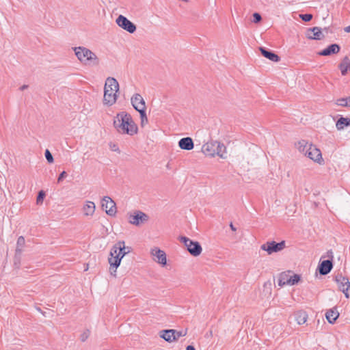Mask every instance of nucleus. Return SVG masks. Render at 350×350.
<instances>
[{
  "instance_id": "44",
  "label": "nucleus",
  "mask_w": 350,
  "mask_h": 350,
  "mask_svg": "<svg viewBox=\"0 0 350 350\" xmlns=\"http://www.w3.org/2000/svg\"><path fill=\"white\" fill-rule=\"evenodd\" d=\"M27 88H28V85H22V86L20 88V90H21V91H23V90H26V89H27Z\"/></svg>"
},
{
  "instance_id": "35",
  "label": "nucleus",
  "mask_w": 350,
  "mask_h": 350,
  "mask_svg": "<svg viewBox=\"0 0 350 350\" xmlns=\"http://www.w3.org/2000/svg\"><path fill=\"white\" fill-rule=\"evenodd\" d=\"M300 18L305 22H309L312 18V15L311 14H302L299 15Z\"/></svg>"
},
{
  "instance_id": "1",
  "label": "nucleus",
  "mask_w": 350,
  "mask_h": 350,
  "mask_svg": "<svg viewBox=\"0 0 350 350\" xmlns=\"http://www.w3.org/2000/svg\"><path fill=\"white\" fill-rule=\"evenodd\" d=\"M113 125L118 133L133 135L137 132V126L132 119L131 116L122 111L117 114Z\"/></svg>"
},
{
  "instance_id": "26",
  "label": "nucleus",
  "mask_w": 350,
  "mask_h": 350,
  "mask_svg": "<svg viewBox=\"0 0 350 350\" xmlns=\"http://www.w3.org/2000/svg\"><path fill=\"white\" fill-rule=\"evenodd\" d=\"M295 318L299 325H303L307 321L308 314L306 312L299 310L295 312Z\"/></svg>"
},
{
  "instance_id": "8",
  "label": "nucleus",
  "mask_w": 350,
  "mask_h": 350,
  "mask_svg": "<svg viewBox=\"0 0 350 350\" xmlns=\"http://www.w3.org/2000/svg\"><path fill=\"white\" fill-rule=\"evenodd\" d=\"M116 23L119 27L127 31L130 33H133L136 31L135 25L122 15H120L116 18Z\"/></svg>"
},
{
  "instance_id": "15",
  "label": "nucleus",
  "mask_w": 350,
  "mask_h": 350,
  "mask_svg": "<svg viewBox=\"0 0 350 350\" xmlns=\"http://www.w3.org/2000/svg\"><path fill=\"white\" fill-rule=\"evenodd\" d=\"M340 50V46L338 44H332L325 49L318 52V55L321 56H329L338 53Z\"/></svg>"
},
{
  "instance_id": "4",
  "label": "nucleus",
  "mask_w": 350,
  "mask_h": 350,
  "mask_svg": "<svg viewBox=\"0 0 350 350\" xmlns=\"http://www.w3.org/2000/svg\"><path fill=\"white\" fill-rule=\"evenodd\" d=\"M179 240L187 247V251L193 256H198L202 251V248L198 241H193L186 237H180Z\"/></svg>"
},
{
  "instance_id": "5",
  "label": "nucleus",
  "mask_w": 350,
  "mask_h": 350,
  "mask_svg": "<svg viewBox=\"0 0 350 350\" xmlns=\"http://www.w3.org/2000/svg\"><path fill=\"white\" fill-rule=\"evenodd\" d=\"M148 219V215L140 211H135L133 213H128L129 222L137 226L146 223Z\"/></svg>"
},
{
  "instance_id": "18",
  "label": "nucleus",
  "mask_w": 350,
  "mask_h": 350,
  "mask_svg": "<svg viewBox=\"0 0 350 350\" xmlns=\"http://www.w3.org/2000/svg\"><path fill=\"white\" fill-rule=\"evenodd\" d=\"M179 147L185 150H191L193 148L194 144L191 137H183L178 142Z\"/></svg>"
},
{
  "instance_id": "33",
  "label": "nucleus",
  "mask_w": 350,
  "mask_h": 350,
  "mask_svg": "<svg viewBox=\"0 0 350 350\" xmlns=\"http://www.w3.org/2000/svg\"><path fill=\"white\" fill-rule=\"evenodd\" d=\"M21 259V254H18L17 252H15L14 258V265L17 269H19V267H20Z\"/></svg>"
},
{
  "instance_id": "42",
  "label": "nucleus",
  "mask_w": 350,
  "mask_h": 350,
  "mask_svg": "<svg viewBox=\"0 0 350 350\" xmlns=\"http://www.w3.org/2000/svg\"><path fill=\"white\" fill-rule=\"evenodd\" d=\"M349 288H347V287H346L344 291H342V293L345 294L346 298H349V294L348 293V291H349Z\"/></svg>"
},
{
  "instance_id": "16",
  "label": "nucleus",
  "mask_w": 350,
  "mask_h": 350,
  "mask_svg": "<svg viewBox=\"0 0 350 350\" xmlns=\"http://www.w3.org/2000/svg\"><path fill=\"white\" fill-rule=\"evenodd\" d=\"M334 281L338 284V288L341 291H345L344 289L347 287L350 288V282L349 279L342 275V273H337L334 277Z\"/></svg>"
},
{
  "instance_id": "34",
  "label": "nucleus",
  "mask_w": 350,
  "mask_h": 350,
  "mask_svg": "<svg viewBox=\"0 0 350 350\" xmlns=\"http://www.w3.org/2000/svg\"><path fill=\"white\" fill-rule=\"evenodd\" d=\"M139 113L140 114L141 125L142 126H144L145 124L148 123V118L146 116V111H142Z\"/></svg>"
},
{
  "instance_id": "37",
  "label": "nucleus",
  "mask_w": 350,
  "mask_h": 350,
  "mask_svg": "<svg viewBox=\"0 0 350 350\" xmlns=\"http://www.w3.org/2000/svg\"><path fill=\"white\" fill-rule=\"evenodd\" d=\"M45 196V193L43 191H40L37 196L36 202L38 204H42Z\"/></svg>"
},
{
  "instance_id": "39",
  "label": "nucleus",
  "mask_w": 350,
  "mask_h": 350,
  "mask_svg": "<svg viewBox=\"0 0 350 350\" xmlns=\"http://www.w3.org/2000/svg\"><path fill=\"white\" fill-rule=\"evenodd\" d=\"M90 330L87 329L85 330L83 334H81L80 338L82 342H85L88 337L90 336Z\"/></svg>"
},
{
  "instance_id": "10",
  "label": "nucleus",
  "mask_w": 350,
  "mask_h": 350,
  "mask_svg": "<svg viewBox=\"0 0 350 350\" xmlns=\"http://www.w3.org/2000/svg\"><path fill=\"white\" fill-rule=\"evenodd\" d=\"M150 254L153 260L161 266L164 267L167 264L166 254L164 251L158 247H154L150 250Z\"/></svg>"
},
{
  "instance_id": "40",
  "label": "nucleus",
  "mask_w": 350,
  "mask_h": 350,
  "mask_svg": "<svg viewBox=\"0 0 350 350\" xmlns=\"http://www.w3.org/2000/svg\"><path fill=\"white\" fill-rule=\"evenodd\" d=\"M253 22L254 23H258L261 21L262 17L259 13L255 12L253 14Z\"/></svg>"
},
{
  "instance_id": "30",
  "label": "nucleus",
  "mask_w": 350,
  "mask_h": 350,
  "mask_svg": "<svg viewBox=\"0 0 350 350\" xmlns=\"http://www.w3.org/2000/svg\"><path fill=\"white\" fill-rule=\"evenodd\" d=\"M310 144H308L306 140H301L298 142L297 146L299 152L306 154Z\"/></svg>"
},
{
  "instance_id": "9",
  "label": "nucleus",
  "mask_w": 350,
  "mask_h": 350,
  "mask_svg": "<svg viewBox=\"0 0 350 350\" xmlns=\"http://www.w3.org/2000/svg\"><path fill=\"white\" fill-rule=\"evenodd\" d=\"M102 208L106 213L110 216H113L116 213V206L114 201L108 196H105L102 200Z\"/></svg>"
},
{
  "instance_id": "47",
  "label": "nucleus",
  "mask_w": 350,
  "mask_h": 350,
  "mask_svg": "<svg viewBox=\"0 0 350 350\" xmlns=\"http://www.w3.org/2000/svg\"><path fill=\"white\" fill-rule=\"evenodd\" d=\"M230 228H231V230L232 231H236L237 230V228L234 226V225L232 224V223H230Z\"/></svg>"
},
{
  "instance_id": "25",
  "label": "nucleus",
  "mask_w": 350,
  "mask_h": 350,
  "mask_svg": "<svg viewBox=\"0 0 350 350\" xmlns=\"http://www.w3.org/2000/svg\"><path fill=\"white\" fill-rule=\"evenodd\" d=\"M108 261L110 265L109 271L111 274H113L112 269H117L120 266L121 260L118 256L113 255L109 258Z\"/></svg>"
},
{
  "instance_id": "48",
  "label": "nucleus",
  "mask_w": 350,
  "mask_h": 350,
  "mask_svg": "<svg viewBox=\"0 0 350 350\" xmlns=\"http://www.w3.org/2000/svg\"><path fill=\"white\" fill-rule=\"evenodd\" d=\"M37 310L40 312L44 316H46L45 312H42L40 308H37Z\"/></svg>"
},
{
  "instance_id": "21",
  "label": "nucleus",
  "mask_w": 350,
  "mask_h": 350,
  "mask_svg": "<svg viewBox=\"0 0 350 350\" xmlns=\"http://www.w3.org/2000/svg\"><path fill=\"white\" fill-rule=\"evenodd\" d=\"M259 50L260 51L261 54L265 57L269 59V60L274 62H278L280 61V57L277 54L274 53L273 52H272L271 51H268L264 47H260Z\"/></svg>"
},
{
  "instance_id": "41",
  "label": "nucleus",
  "mask_w": 350,
  "mask_h": 350,
  "mask_svg": "<svg viewBox=\"0 0 350 350\" xmlns=\"http://www.w3.org/2000/svg\"><path fill=\"white\" fill-rule=\"evenodd\" d=\"M67 176V173L65 171H63L59 176L57 178V182L60 183L66 176Z\"/></svg>"
},
{
  "instance_id": "11",
  "label": "nucleus",
  "mask_w": 350,
  "mask_h": 350,
  "mask_svg": "<svg viewBox=\"0 0 350 350\" xmlns=\"http://www.w3.org/2000/svg\"><path fill=\"white\" fill-rule=\"evenodd\" d=\"M131 101L133 107L137 111H146L145 101L139 94H135L131 97Z\"/></svg>"
},
{
  "instance_id": "52",
  "label": "nucleus",
  "mask_w": 350,
  "mask_h": 350,
  "mask_svg": "<svg viewBox=\"0 0 350 350\" xmlns=\"http://www.w3.org/2000/svg\"><path fill=\"white\" fill-rule=\"evenodd\" d=\"M349 107H350V96H349Z\"/></svg>"
},
{
  "instance_id": "17",
  "label": "nucleus",
  "mask_w": 350,
  "mask_h": 350,
  "mask_svg": "<svg viewBox=\"0 0 350 350\" xmlns=\"http://www.w3.org/2000/svg\"><path fill=\"white\" fill-rule=\"evenodd\" d=\"M333 267L332 261L330 260H325L322 261L318 269L321 275H325L328 274Z\"/></svg>"
},
{
  "instance_id": "50",
  "label": "nucleus",
  "mask_w": 350,
  "mask_h": 350,
  "mask_svg": "<svg viewBox=\"0 0 350 350\" xmlns=\"http://www.w3.org/2000/svg\"><path fill=\"white\" fill-rule=\"evenodd\" d=\"M208 335H212V331H210V333H208Z\"/></svg>"
},
{
  "instance_id": "45",
  "label": "nucleus",
  "mask_w": 350,
  "mask_h": 350,
  "mask_svg": "<svg viewBox=\"0 0 350 350\" xmlns=\"http://www.w3.org/2000/svg\"><path fill=\"white\" fill-rule=\"evenodd\" d=\"M186 350H196V349H195V348H194V347H193V346H192V345H188V346L187 347Z\"/></svg>"
},
{
  "instance_id": "6",
  "label": "nucleus",
  "mask_w": 350,
  "mask_h": 350,
  "mask_svg": "<svg viewBox=\"0 0 350 350\" xmlns=\"http://www.w3.org/2000/svg\"><path fill=\"white\" fill-rule=\"evenodd\" d=\"M131 252V247H126L124 241L117 242L111 249L110 256H118L120 260L127 254Z\"/></svg>"
},
{
  "instance_id": "20",
  "label": "nucleus",
  "mask_w": 350,
  "mask_h": 350,
  "mask_svg": "<svg viewBox=\"0 0 350 350\" xmlns=\"http://www.w3.org/2000/svg\"><path fill=\"white\" fill-rule=\"evenodd\" d=\"M291 271H285L281 273L278 276V286L283 287L285 285H289Z\"/></svg>"
},
{
  "instance_id": "14",
  "label": "nucleus",
  "mask_w": 350,
  "mask_h": 350,
  "mask_svg": "<svg viewBox=\"0 0 350 350\" xmlns=\"http://www.w3.org/2000/svg\"><path fill=\"white\" fill-rule=\"evenodd\" d=\"M217 141H211L204 144L202 147V152L206 156L215 157L216 155Z\"/></svg>"
},
{
  "instance_id": "29",
  "label": "nucleus",
  "mask_w": 350,
  "mask_h": 350,
  "mask_svg": "<svg viewBox=\"0 0 350 350\" xmlns=\"http://www.w3.org/2000/svg\"><path fill=\"white\" fill-rule=\"evenodd\" d=\"M25 245V238L23 236H20L17 239L16 247L15 252H17L18 254H22Z\"/></svg>"
},
{
  "instance_id": "7",
  "label": "nucleus",
  "mask_w": 350,
  "mask_h": 350,
  "mask_svg": "<svg viewBox=\"0 0 350 350\" xmlns=\"http://www.w3.org/2000/svg\"><path fill=\"white\" fill-rule=\"evenodd\" d=\"M286 247V243L282 241L280 243H277L274 241H268L260 246L262 250L267 252L269 254H271L274 252H278L282 251Z\"/></svg>"
},
{
  "instance_id": "36",
  "label": "nucleus",
  "mask_w": 350,
  "mask_h": 350,
  "mask_svg": "<svg viewBox=\"0 0 350 350\" xmlns=\"http://www.w3.org/2000/svg\"><path fill=\"white\" fill-rule=\"evenodd\" d=\"M44 155H45L46 159L47 160V161L49 163H52L53 162V161H54L53 157L52 154L51 153V152L48 149H46L45 150Z\"/></svg>"
},
{
  "instance_id": "28",
  "label": "nucleus",
  "mask_w": 350,
  "mask_h": 350,
  "mask_svg": "<svg viewBox=\"0 0 350 350\" xmlns=\"http://www.w3.org/2000/svg\"><path fill=\"white\" fill-rule=\"evenodd\" d=\"M216 155L219 156L221 158H226L225 154L226 153V148L224 145V144L217 141L216 148H215Z\"/></svg>"
},
{
  "instance_id": "22",
  "label": "nucleus",
  "mask_w": 350,
  "mask_h": 350,
  "mask_svg": "<svg viewBox=\"0 0 350 350\" xmlns=\"http://www.w3.org/2000/svg\"><path fill=\"white\" fill-rule=\"evenodd\" d=\"M160 337L169 342L175 341L174 329H165L161 331Z\"/></svg>"
},
{
  "instance_id": "24",
  "label": "nucleus",
  "mask_w": 350,
  "mask_h": 350,
  "mask_svg": "<svg viewBox=\"0 0 350 350\" xmlns=\"http://www.w3.org/2000/svg\"><path fill=\"white\" fill-rule=\"evenodd\" d=\"M350 126V117H340L336 123V129L339 131L343 130L345 127Z\"/></svg>"
},
{
  "instance_id": "19",
  "label": "nucleus",
  "mask_w": 350,
  "mask_h": 350,
  "mask_svg": "<svg viewBox=\"0 0 350 350\" xmlns=\"http://www.w3.org/2000/svg\"><path fill=\"white\" fill-rule=\"evenodd\" d=\"M338 68L340 70L342 76H346L348 69L350 70V59L348 56L344 57L338 64Z\"/></svg>"
},
{
  "instance_id": "38",
  "label": "nucleus",
  "mask_w": 350,
  "mask_h": 350,
  "mask_svg": "<svg viewBox=\"0 0 350 350\" xmlns=\"http://www.w3.org/2000/svg\"><path fill=\"white\" fill-rule=\"evenodd\" d=\"M187 334V331H176L174 329L175 340H177L179 338L185 336Z\"/></svg>"
},
{
  "instance_id": "13",
  "label": "nucleus",
  "mask_w": 350,
  "mask_h": 350,
  "mask_svg": "<svg viewBox=\"0 0 350 350\" xmlns=\"http://www.w3.org/2000/svg\"><path fill=\"white\" fill-rule=\"evenodd\" d=\"M306 36L308 39L316 40H320L324 38L321 29L318 27L308 29Z\"/></svg>"
},
{
  "instance_id": "27",
  "label": "nucleus",
  "mask_w": 350,
  "mask_h": 350,
  "mask_svg": "<svg viewBox=\"0 0 350 350\" xmlns=\"http://www.w3.org/2000/svg\"><path fill=\"white\" fill-rule=\"evenodd\" d=\"M325 317L329 323H334L339 317V313L336 309L332 308L327 311Z\"/></svg>"
},
{
  "instance_id": "31",
  "label": "nucleus",
  "mask_w": 350,
  "mask_h": 350,
  "mask_svg": "<svg viewBox=\"0 0 350 350\" xmlns=\"http://www.w3.org/2000/svg\"><path fill=\"white\" fill-rule=\"evenodd\" d=\"M349 96L340 98L336 100V105L340 107H349Z\"/></svg>"
},
{
  "instance_id": "23",
  "label": "nucleus",
  "mask_w": 350,
  "mask_h": 350,
  "mask_svg": "<svg viewBox=\"0 0 350 350\" xmlns=\"http://www.w3.org/2000/svg\"><path fill=\"white\" fill-rule=\"evenodd\" d=\"M95 204L93 202L87 201L83 207V212L85 216H92L95 211Z\"/></svg>"
},
{
  "instance_id": "12",
  "label": "nucleus",
  "mask_w": 350,
  "mask_h": 350,
  "mask_svg": "<svg viewBox=\"0 0 350 350\" xmlns=\"http://www.w3.org/2000/svg\"><path fill=\"white\" fill-rule=\"evenodd\" d=\"M314 161H319L322 159L321 152L315 146L310 144L307 152L305 154Z\"/></svg>"
},
{
  "instance_id": "2",
  "label": "nucleus",
  "mask_w": 350,
  "mask_h": 350,
  "mask_svg": "<svg viewBox=\"0 0 350 350\" xmlns=\"http://www.w3.org/2000/svg\"><path fill=\"white\" fill-rule=\"evenodd\" d=\"M119 91V83L113 77H108L106 79L104 88V105L111 106L116 103L118 98L117 93Z\"/></svg>"
},
{
  "instance_id": "32",
  "label": "nucleus",
  "mask_w": 350,
  "mask_h": 350,
  "mask_svg": "<svg viewBox=\"0 0 350 350\" xmlns=\"http://www.w3.org/2000/svg\"><path fill=\"white\" fill-rule=\"evenodd\" d=\"M300 280V275L298 274H291L290 286L297 284Z\"/></svg>"
},
{
  "instance_id": "3",
  "label": "nucleus",
  "mask_w": 350,
  "mask_h": 350,
  "mask_svg": "<svg viewBox=\"0 0 350 350\" xmlns=\"http://www.w3.org/2000/svg\"><path fill=\"white\" fill-rule=\"evenodd\" d=\"M73 50L77 59L81 63L90 66L98 65L99 59L96 55L91 50L83 46L75 47Z\"/></svg>"
},
{
  "instance_id": "46",
  "label": "nucleus",
  "mask_w": 350,
  "mask_h": 350,
  "mask_svg": "<svg viewBox=\"0 0 350 350\" xmlns=\"http://www.w3.org/2000/svg\"><path fill=\"white\" fill-rule=\"evenodd\" d=\"M344 31L347 33H350V25L345 27Z\"/></svg>"
},
{
  "instance_id": "51",
  "label": "nucleus",
  "mask_w": 350,
  "mask_h": 350,
  "mask_svg": "<svg viewBox=\"0 0 350 350\" xmlns=\"http://www.w3.org/2000/svg\"><path fill=\"white\" fill-rule=\"evenodd\" d=\"M208 335H212V331H210V333H208Z\"/></svg>"
},
{
  "instance_id": "49",
  "label": "nucleus",
  "mask_w": 350,
  "mask_h": 350,
  "mask_svg": "<svg viewBox=\"0 0 350 350\" xmlns=\"http://www.w3.org/2000/svg\"><path fill=\"white\" fill-rule=\"evenodd\" d=\"M116 269H112V272H113V274H112V275H114V276H116Z\"/></svg>"
},
{
  "instance_id": "43",
  "label": "nucleus",
  "mask_w": 350,
  "mask_h": 350,
  "mask_svg": "<svg viewBox=\"0 0 350 350\" xmlns=\"http://www.w3.org/2000/svg\"><path fill=\"white\" fill-rule=\"evenodd\" d=\"M111 148L113 151H116V152H120V150L119 148H118V146L115 144H113L112 146H111Z\"/></svg>"
}]
</instances>
